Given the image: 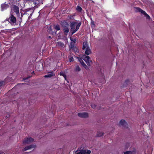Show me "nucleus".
Wrapping results in <instances>:
<instances>
[{"label": "nucleus", "mask_w": 154, "mask_h": 154, "mask_svg": "<svg viewBox=\"0 0 154 154\" xmlns=\"http://www.w3.org/2000/svg\"><path fill=\"white\" fill-rule=\"evenodd\" d=\"M24 11V14H27L28 15H30L28 17V19H29L34 11V10L33 9V8H32L25 10Z\"/></svg>", "instance_id": "1"}, {"label": "nucleus", "mask_w": 154, "mask_h": 154, "mask_svg": "<svg viewBox=\"0 0 154 154\" xmlns=\"http://www.w3.org/2000/svg\"><path fill=\"white\" fill-rule=\"evenodd\" d=\"M12 13H13V12H12V11H11V16L8 19L7 18L6 20L8 21L10 23H14L16 22V18L12 14Z\"/></svg>", "instance_id": "2"}, {"label": "nucleus", "mask_w": 154, "mask_h": 154, "mask_svg": "<svg viewBox=\"0 0 154 154\" xmlns=\"http://www.w3.org/2000/svg\"><path fill=\"white\" fill-rule=\"evenodd\" d=\"M11 10H13L14 12L16 13L17 16H19V8L18 6L15 5H13L11 7Z\"/></svg>", "instance_id": "3"}, {"label": "nucleus", "mask_w": 154, "mask_h": 154, "mask_svg": "<svg viewBox=\"0 0 154 154\" xmlns=\"http://www.w3.org/2000/svg\"><path fill=\"white\" fill-rule=\"evenodd\" d=\"M34 141V139L32 137H29L25 138L23 143L24 144H28Z\"/></svg>", "instance_id": "4"}, {"label": "nucleus", "mask_w": 154, "mask_h": 154, "mask_svg": "<svg viewBox=\"0 0 154 154\" xmlns=\"http://www.w3.org/2000/svg\"><path fill=\"white\" fill-rule=\"evenodd\" d=\"M10 77H8L3 81H1L0 82V88L3 85H5L6 83L9 82Z\"/></svg>", "instance_id": "5"}, {"label": "nucleus", "mask_w": 154, "mask_h": 154, "mask_svg": "<svg viewBox=\"0 0 154 154\" xmlns=\"http://www.w3.org/2000/svg\"><path fill=\"white\" fill-rule=\"evenodd\" d=\"M119 124L125 128H128V125L125 120L122 119L120 121Z\"/></svg>", "instance_id": "6"}, {"label": "nucleus", "mask_w": 154, "mask_h": 154, "mask_svg": "<svg viewBox=\"0 0 154 154\" xmlns=\"http://www.w3.org/2000/svg\"><path fill=\"white\" fill-rule=\"evenodd\" d=\"M43 63L42 62H38L36 63L35 68L38 70H41V69L43 68Z\"/></svg>", "instance_id": "7"}, {"label": "nucleus", "mask_w": 154, "mask_h": 154, "mask_svg": "<svg viewBox=\"0 0 154 154\" xmlns=\"http://www.w3.org/2000/svg\"><path fill=\"white\" fill-rule=\"evenodd\" d=\"M78 116L81 118H86L88 116V114L86 112H79L78 114Z\"/></svg>", "instance_id": "8"}, {"label": "nucleus", "mask_w": 154, "mask_h": 154, "mask_svg": "<svg viewBox=\"0 0 154 154\" xmlns=\"http://www.w3.org/2000/svg\"><path fill=\"white\" fill-rule=\"evenodd\" d=\"M78 24V22L76 21H73L70 22V28L71 30H74L75 29V26L76 25Z\"/></svg>", "instance_id": "9"}, {"label": "nucleus", "mask_w": 154, "mask_h": 154, "mask_svg": "<svg viewBox=\"0 0 154 154\" xmlns=\"http://www.w3.org/2000/svg\"><path fill=\"white\" fill-rule=\"evenodd\" d=\"M60 24L62 28L69 26V24L65 20L61 21Z\"/></svg>", "instance_id": "10"}, {"label": "nucleus", "mask_w": 154, "mask_h": 154, "mask_svg": "<svg viewBox=\"0 0 154 154\" xmlns=\"http://www.w3.org/2000/svg\"><path fill=\"white\" fill-rule=\"evenodd\" d=\"M78 58V59L80 63H81L82 65V66H83L85 69H87L88 68V67L87 66V65L85 64V63L83 61L82 58L79 57Z\"/></svg>", "instance_id": "11"}, {"label": "nucleus", "mask_w": 154, "mask_h": 154, "mask_svg": "<svg viewBox=\"0 0 154 154\" xmlns=\"http://www.w3.org/2000/svg\"><path fill=\"white\" fill-rule=\"evenodd\" d=\"M36 146L34 144H31L26 146L23 149V151H25L31 148H35Z\"/></svg>", "instance_id": "12"}, {"label": "nucleus", "mask_w": 154, "mask_h": 154, "mask_svg": "<svg viewBox=\"0 0 154 154\" xmlns=\"http://www.w3.org/2000/svg\"><path fill=\"white\" fill-rule=\"evenodd\" d=\"M47 31L50 34H51L53 35H55L56 34V31H53L51 26H50L49 29L47 30Z\"/></svg>", "instance_id": "13"}, {"label": "nucleus", "mask_w": 154, "mask_h": 154, "mask_svg": "<svg viewBox=\"0 0 154 154\" xmlns=\"http://www.w3.org/2000/svg\"><path fill=\"white\" fill-rule=\"evenodd\" d=\"M136 150L134 149L132 151H128L124 152V154H136Z\"/></svg>", "instance_id": "14"}, {"label": "nucleus", "mask_w": 154, "mask_h": 154, "mask_svg": "<svg viewBox=\"0 0 154 154\" xmlns=\"http://www.w3.org/2000/svg\"><path fill=\"white\" fill-rule=\"evenodd\" d=\"M9 7V5L5 3V2L1 5V8L2 11H4L5 9H6Z\"/></svg>", "instance_id": "15"}, {"label": "nucleus", "mask_w": 154, "mask_h": 154, "mask_svg": "<svg viewBox=\"0 0 154 154\" xmlns=\"http://www.w3.org/2000/svg\"><path fill=\"white\" fill-rule=\"evenodd\" d=\"M55 76V74L53 72H48L47 75H45L44 76V77L45 78H51L52 77Z\"/></svg>", "instance_id": "16"}, {"label": "nucleus", "mask_w": 154, "mask_h": 154, "mask_svg": "<svg viewBox=\"0 0 154 154\" xmlns=\"http://www.w3.org/2000/svg\"><path fill=\"white\" fill-rule=\"evenodd\" d=\"M63 31L65 35H67L69 31V26L63 28Z\"/></svg>", "instance_id": "17"}, {"label": "nucleus", "mask_w": 154, "mask_h": 154, "mask_svg": "<svg viewBox=\"0 0 154 154\" xmlns=\"http://www.w3.org/2000/svg\"><path fill=\"white\" fill-rule=\"evenodd\" d=\"M92 53L89 47L87 48H86L85 51V54L87 55H89L91 54Z\"/></svg>", "instance_id": "18"}, {"label": "nucleus", "mask_w": 154, "mask_h": 154, "mask_svg": "<svg viewBox=\"0 0 154 154\" xmlns=\"http://www.w3.org/2000/svg\"><path fill=\"white\" fill-rule=\"evenodd\" d=\"M82 58H83L84 60H89L90 57L88 56H86L85 54L82 55Z\"/></svg>", "instance_id": "19"}, {"label": "nucleus", "mask_w": 154, "mask_h": 154, "mask_svg": "<svg viewBox=\"0 0 154 154\" xmlns=\"http://www.w3.org/2000/svg\"><path fill=\"white\" fill-rule=\"evenodd\" d=\"M54 28L56 30V32L57 31L59 30L60 29V26L57 24V25H53Z\"/></svg>", "instance_id": "20"}, {"label": "nucleus", "mask_w": 154, "mask_h": 154, "mask_svg": "<svg viewBox=\"0 0 154 154\" xmlns=\"http://www.w3.org/2000/svg\"><path fill=\"white\" fill-rule=\"evenodd\" d=\"M89 47L88 45V42H84L83 43V46L82 47V49L84 50L85 48Z\"/></svg>", "instance_id": "21"}, {"label": "nucleus", "mask_w": 154, "mask_h": 154, "mask_svg": "<svg viewBox=\"0 0 154 154\" xmlns=\"http://www.w3.org/2000/svg\"><path fill=\"white\" fill-rule=\"evenodd\" d=\"M104 133L103 132L98 131L97 133V136L98 137H101L103 135Z\"/></svg>", "instance_id": "22"}, {"label": "nucleus", "mask_w": 154, "mask_h": 154, "mask_svg": "<svg viewBox=\"0 0 154 154\" xmlns=\"http://www.w3.org/2000/svg\"><path fill=\"white\" fill-rule=\"evenodd\" d=\"M74 43H73L72 42H70V45L69 46V50H71L75 47L74 46Z\"/></svg>", "instance_id": "23"}, {"label": "nucleus", "mask_w": 154, "mask_h": 154, "mask_svg": "<svg viewBox=\"0 0 154 154\" xmlns=\"http://www.w3.org/2000/svg\"><path fill=\"white\" fill-rule=\"evenodd\" d=\"M135 11L136 12H140V10L141 9L139 7H134Z\"/></svg>", "instance_id": "24"}, {"label": "nucleus", "mask_w": 154, "mask_h": 154, "mask_svg": "<svg viewBox=\"0 0 154 154\" xmlns=\"http://www.w3.org/2000/svg\"><path fill=\"white\" fill-rule=\"evenodd\" d=\"M76 10L78 11L81 12L82 9L81 7L78 6L76 8Z\"/></svg>", "instance_id": "25"}, {"label": "nucleus", "mask_w": 154, "mask_h": 154, "mask_svg": "<svg viewBox=\"0 0 154 154\" xmlns=\"http://www.w3.org/2000/svg\"><path fill=\"white\" fill-rule=\"evenodd\" d=\"M82 23L81 22H79L77 25L76 26V28L75 29L77 31L78 30V29H79V28L81 25Z\"/></svg>", "instance_id": "26"}, {"label": "nucleus", "mask_w": 154, "mask_h": 154, "mask_svg": "<svg viewBox=\"0 0 154 154\" xmlns=\"http://www.w3.org/2000/svg\"><path fill=\"white\" fill-rule=\"evenodd\" d=\"M130 81L129 79H127L125 81L124 85L125 86L128 85L130 84Z\"/></svg>", "instance_id": "27"}, {"label": "nucleus", "mask_w": 154, "mask_h": 154, "mask_svg": "<svg viewBox=\"0 0 154 154\" xmlns=\"http://www.w3.org/2000/svg\"><path fill=\"white\" fill-rule=\"evenodd\" d=\"M67 17L70 20H74L75 21H77L76 20H75L74 17L71 15H68Z\"/></svg>", "instance_id": "28"}, {"label": "nucleus", "mask_w": 154, "mask_h": 154, "mask_svg": "<svg viewBox=\"0 0 154 154\" xmlns=\"http://www.w3.org/2000/svg\"><path fill=\"white\" fill-rule=\"evenodd\" d=\"M81 70V69L78 66H76L75 68V71L76 72H79Z\"/></svg>", "instance_id": "29"}, {"label": "nucleus", "mask_w": 154, "mask_h": 154, "mask_svg": "<svg viewBox=\"0 0 154 154\" xmlns=\"http://www.w3.org/2000/svg\"><path fill=\"white\" fill-rule=\"evenodd\" d=\"M83 148L82 149L80 152L81 154H85L86 153V151L85 150L83 149Z\"/></svg>", "instance_id": "30"}, {"label": "nucleus", "mask_w": 154, "mask_h": 154, "mask_svg": "<svg viewBox=\"0 0 154 154\" xmlns=\"http://www.w3.org/2000/svg\"><path fill=\"white\" fill-rule=\"evenodd\" d=\"M72 32L70 31L69 32V34H71V35H72L73 34H74L75 33L77 30L76 29L74 30H71Z\"/></svg>", "instance_id": "31"}, {"label": "nucleus", "mask_w": 154, "mask_h": 154, "mask_svg": "<svg viewBox=\"0 0 154 154\" xmlns=\"http://www.w3.org/2000/svg\"><path fill=\"white\" fill-rule=\"evenodd\" d=\"M58 44L59 45H60V46L61 47H63L64 45V43H63V42H58Z\"/></svg>", "instance_id": "32"}, {"label": "nucleus", "mask_w": 154, "mask_h": 154, "mask_svg": "<svg viewBox=\"0 0 154 154\" xmlns=\"http://www.w3.org/2000/svg\"><path fill=\"white\" fill-rule=\"evenodd\" d=\"M91 106L92 108L95 109L97 105L95 104L92 103L91 104Z\"/></svg>", "instance_id": "33"}, {"label": "nucleus", "mask_w": 154, "mask_h": 154, "mask_svg": "<svg viewBox=\"0 0 154 154\" xmlns=\"http://www.w3.org/2000/svg\"><path fill=\"white\" fill-rule=\"evenodd\" d=\"M144 15L145 16V17H146V18L147 19H150V17L146 13Z\"/></svg>", "instance_id": "34"}, {"label": "nucleus", "mask_w": 154, "mask_h": 154, "mask_svg": "<svg viewBox=\"0 0 154 154\" xmlns=\"http://www.w3.org/2000/svg\"><path fill=\"white\" fill-rule=\"evenodd\" d=\"M70 39L71 40V41H72L71 42H73V43H75V41H76V40H75V38H72V37H70Z\"/></svg>", "instance_id": "35"}, {"label": "nucleus", "mask_w": 154, "mask_h": 154, "mask_svg": "<svg viewBox=\"0 0 154 154\" xmlns=\"http://www.w3.org/2000/svg\"><path fill=\"white\" fill-rule=\"evenodd\" d=\"M140 12L142 14L144 15L146 13L145 11L142 10L141 9L140 10Z\"/></svg>", "instance_id": "36"}, {"label": "nucleus", "mask_w": 154, "mask_h": 154, "mask_svg": "<svg viewBox=\"0 0 154 154\" xmlns=\"http://www.w3.org/2000/svg\"><path fill=\"white\" fill-rule=\"evenodd\" d=\"M72 49H73V50H74V51H75V52H78V48L75 46V47L73 48H72Z\"/></svg>", "instance_id": "37"}, {"label": "nucleus", "mask_w": 154, "mask_h": 154, "mask_svg": "<svg viewBox=\"0 0 154 154\" xmlns=\"http://www.w3.org/2000/svg\"><path fill=\"white\" fill-rule=\"evenodd\" d=\"M82 145L80 147V148H78L77 150L76 151V152H77L78 151H81L82 149L83 148V147H82Z\"/></svg>", "instance_id": "38"}, {"label": "nucleus", "mask_w": 154, "mask_h": 154, "mask_svg": "<svg viewBox=\"0 0 154 154\" xmlns=\"http://www.w3.org/2000/svg\"><path fill=\"white\" fill-rule=\"evenodd\" d=\"M74 60V59L72 57H71L69 58V61L70 62H71Z\"/></svg>", "instance_id": "39"}, {"label": "nucleus", "mask_w": 154, "mask_h": 154, "mask_svg": "<svg viewBox=\"0 0 154 154\" xmlns=\"http://www.w3.org/2000/svg\"><path fill=\"white\" fill-rule=\"evenodd\" d=\"M60 75H61L63 76L64 77H66V75L64 73L62 72H60Z\"/></svg>", "instance_id": "40"}, {"label": "nucleus", "mask_w": 154, "mask_h": 154, "mask_svg": "<svg viewBox=\"0 0 154 154\" xmlns=\"http://www.w3.org/2000/svg\"><path fill=\"white\" fill-rule=\"evenodd\" d=\"M91 26H93V27H94L95 26V24L94 23V21H91Z\"/></svg>", "instance_id": "41"}, {"label": "nucleus", "mask_w": 154, "mask_h": 154, "mask_svg": "<svg viewBox=\"0 0 154 154\" xmlns=\"http://www.w3.org/2000/svg\"><path fill=\"white\" fill-rule=\"evenodd\" d=\"M91 153V151L90 150H88L86 152V153L87 154H90Z\"/></svg>", "instance_id": "42"}, {"label": "nucleus", "mask_w": 154, "mask_h": 154, "mask_svg": "<svg viewBox=\"0 0 154 154\" xmlns=\"http://www.w3.org/2000/svg\"><path fill=\"white\" fill-rule=\"evenodd\" d=\"M10 116L9 114H8L6 115V116H5L6 118H8L10 117Z\"/></svg>", "instance_id": "43"}, {"label": "nucleus", "mask_w": 154, "mask_h": 154, "mask_svg": "<svg viewBox=\"0 0 154 154\" xmlns=\"http://www.w3.org/2000/svg\"><path fill=\"white\" fill-rule=\"evenodd\" d=\"M30 77V76L29 77H27L26 78H24L23 79V80H26L28 79Z\"/></svg>", "instance_id": "44"}, {"label": "nucleus", "mask_w": 154, "mask_h": 154, "mask_svg": "<svg viewBox=\"0 0 154 154\" xmlns=\"http://www.w3.org/2000/svg\"><path fill=\"white\" fill-rule=\"evenodd\" d=\"M87 65L89 66L90 65V62H88V63H87Z\"/></svg>", "instance_id": "45"}, {"label": "nucleus", "mask_w": 154, "mask_h": 154, "mask_svg": "<svg viewBox=\"0 0 154 154\" xmlns=\"http://www.w3.org/2000/svg\"><path fill=\"white\" fill-rule=\"evenodd\" d=\"M85 62L86 63H88V62H90V60H84Z\"/></svg>", "instance_id": "46"}, {"label": "nucleus", "mask_w": 154, "mask_h": 154, "mask_svg": "<svg viewBox=\"0 0 154 154\" xmlns=\"http://www.w3.org/2000/svg\"><path fill=\"white\" fill-rule=\"evenodd\" d=\"M34 4H35V5H38L39 4V3H37L36 2H34Z\"/></svg>", "instance_id": "47"}, {"label": "nucleus", "mask_w": 154, "mask_h": 154, "mask_svg": "<svg viewBox=\"0 0 154 154\" xmlns=\"http://www.w3.org/2000/svg\"><path fill=\"white\" fill-rule=\"evenodd\" d=\"M0 154H5V153H4L3 152H1V151L0 152Z\"/></svg>", "instance_id": "48"}, {"label": "nucleus", "mask_w": 154, "mask_h": 154, "mask_svg": "<svg viewBox=\"0 0 154 154\" xmlns=\"http://www.w3.org/2000/svg\"><path fill=\"white\" fill-rule=\"evenodd\" d=\"M75 14H72L71 15L74 17L75 16Z\"/></svg>", "instance_id": "49"}, {"label": "nucleus", "mask_w": 154, "mask_h": 154, "mask_svg": "<svg viewBox=\"0 0 154 154\" xmlns=\"http://www.w3.org/2000/svg\"><path fill=\"white\" fill-rule=\"evenodd\" d=\"M48 38H49L50 39H51L52 38H51V37L50 36H49L48 37Z\"/></svg>", "instance_id": "50"}, {"label": "nucleus", "mask_w": 154, "mask_h": 154, "mask_svg": "<svg viewBox=\"0 0 154 154\" xmlns=\"http://www.w3.org/2000/svg\"><path fill=\"white\" fill-rule=\"evenodd\" d=\"M128 147H127V146H125V149H128Z\"/></svg>", "instance_id": "51"}, {"label": "nucleus", "mask_w": 154, "mask_h": 154, "mask_svg": "<svg viewBox=\"0 0 154 154\" xmlns=\"http://www.w3.org/2000/svg\"><path fill=\"white\" fill-rule=\"evenodd\" d=\"M75 154H81V153H80V152H77V153H76Z\"/></svg>", "instance_id": "52"}, {"label": "nucleus", "mask_w": 154, "mask_h": 154, "mask_svg": "<svg viewBox=\"0 0 154 154\" xmlns=\"http://www.w3.org/2000/svg\"><path fill=\"white\" fill-rule=\"evenodd\" d=\"M92 63V61L91 60H90V63Z\"/></svg>", "instance_id": "53"}, {"label": "nucleus", "mask_w": 154, "mask_h": 154, "mask_svg": "<svg viewBox=\"0 0 154 154\" xmlns=\"http://www.w3.org/2000/svg\"><path fill=\"white\" fill-rule=\"evenodd\" d=\"M34 73V71H33L32 72V74H33V73Z\"/></svg>", "instance_id": "54"}, {"label": "nucleus", "mask_w": 154, "mask_h": 154, "mask_svg": "<svg viewBox=\"0 0 154 154\" xmlns=\"http://www.w3.org/2000/svg\"><path fill=\"white\" fill-rule=\"evenodd\" d=\"M36 1H38L39 0H36Z\"/></svg>", "instance_id": "55"}]
</instances>
